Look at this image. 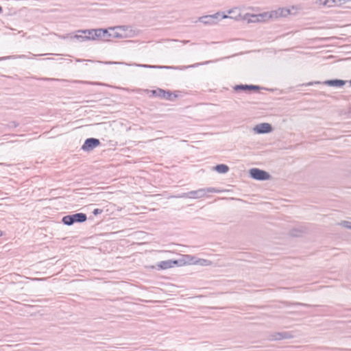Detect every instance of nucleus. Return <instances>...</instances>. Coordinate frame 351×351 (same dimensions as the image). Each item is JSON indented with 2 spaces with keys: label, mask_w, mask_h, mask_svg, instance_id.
Returning a JSON list of instances; mask_svg holds the SVG:
<instances>
[{
  "label": "nucleus",
  "mask_w": 351,
  "mask_h": 351,
  "mask_svg": "<svg viewBox=\"0 0 351 351\" xmlns=\"http://www.w3.org/2000/svg\"><path fill=\"white\" fill-rule=\"evenodd\" d=\"M77 32L85 34L84 38L87 40H95L100 38L108 40L110 36L108 30L104 29H80Z\"/></svg>",
  "instance_id": "f257e3e1"
},
{
  "label": "nucleus",
  "mask_w": 351,
  "mask_h": 351,
  "mask_svg": "<svg viewBox=\"0 0 351 351\" xmlns=\"http://www.w3.org/2000/svg\"><path fill=\"white\" fill-rule=\"evenodd\" d=\"M220 190L213 187L202 188L195 191H191L188 193H182L177 197L181 198H192V199H199L207 196V193H219Z\"/></svg>",
  "instance_id": "f03ea898"
},
{
  "label": "nucleus",
  "mask_w": 351,
  "mask_h": 351,
  "mask_svg": "<svg viewBox=\"0 0 351 351\" xmlns=\"http://www.w3.org/2000/svg\"><path fill=\"white\" fill-rule=\"evenodd\" d=\"M229 16L223 14L221 12H217L214 14L211 15H206L203 16L199 18V21L204 23V25H215L219 21L228 18Z\"/></svg>",
  "instance_id": "7ed1b4c3"
},
{
  "label": "nucleus",
  "mask_w": 351,
  "mask_h": 351,
  "mask_svg": "<svg viewBox=\"0 0 351 351\" xmlns=\"http://www.w3.org/2000/svg\"><path fill=\"white\" fill-rule=\"evenodd\" d=\"M152 94L155 97L169 101H173L177 97V95L173 94L172 92L169 90H165L161 88L152 90Z\"/></svg>",
  "instance_id": "20e7f679"
},
{
  "label": "nucleus",
  "mask_w": 351,
  "mask_h": 351,
  "mask_svg": "<svg viewBox=\"0 0 351 351\" xmlns=\"http://www.w3.org/2000/svg\"><path fill=\"white\" fill-rule=\"evenodd\" d=\"M250 176L257 180H267L269 178V174L263 170L253 168L250 170Z\"/></svg>",
  "instance_id": "39448f33"
},
{
  "label": "nucleus",
  "mask_w": 351,
  "mask_h": 351,
  "mask_svg": "<svg viewBox=\"0 0 351 351\" xmlns=\"http://www.w3.org/2000/svg\"><path fill=\"white\" fill-rule=\"evenodd\" d=\"M100 144L99 140L95 138H87L83 144L82 149L84 151L89 152L97 147Z\"/></svg>",
  "instance_id": "423d86ee"
},
{
  "label": "nucleus",
  "mask_w": 351,
  "mask_h": 351,
  "mask_svg": "<svg viewBox=\"0 0 351 351\" xmlns=\"http://www.w3.org/2000/svg\"><path fill=\"white\" fill-rule=\"evenodd\" d=\"M291 13L290 10L284 8H279L273 10L269 13V17L271 19H278L280 17H286Z\"/></svg>",
  "instance_id": "0eeeda50"
},
{
  "label": "nucleus",
  "mask_w": 351,
  "mask_h": 351,
  "mask_svg": "<svg viewBox=\"0 0 351 351\" xmlns=\"http://www.w3.org/2000/svg\"><path fill=\"white\" fill-rule=\"evenodd\" d=\"M254 130L258 134H266L271 132L272 127L268 123H263L255 125Z\"/></svg>",
  "instance_id": "6e6552de"
},
{
  "label": "nucleus",
  "mask_w": 351,
  "mask_h": 351,
  "mask_svg": "<svg viewBox=\"0 0 351 351\" xmlns=\"http://www.w3.org/2000/svg\"><path fill=\"white\" fill-rule=\"evenodd\" d=\"M235 90H258L261 89V87L256 85H237L234 87Z\"/></svg>",
  "instance_id": "1a4fd4ad"
},
{
  "label": "nucleus",
  "mask_w": 351,
  "mask_h": 351,
  "mask_svg": "<svg viewBox=\"0 0 351 351\" xmlns=\"http://www.w3.org/2000/svg\"><path fill=\"white\" fill-rule=\"evenodd\" d=\"M346 83V81L343 80H326L324 82V84H326L330 86H337V87H341L343 85H345Z\"/></svg>",
  "instance_id": "9d476101"
},
{
  "label": "nucleus",
  "mask_w": 351,
  "mask_h": 351,
  "mask_svg": "<svg viewBox=\"0 0 351 351\" xmlns=\"http://www.w3.org/2000/svg\"><path fill=\"white\" fill-rule=\"evenodd\" d=\"M62 219H87V216L85 213H79L73 215H69L64 216Z\"/></svg>",
  "instance_id": "9b49d317"
},
{
  "label": "nucleus",
  "mask_w": 351,
  "mask_h": 351,
  "mask_svg": "<svg viewBox=\"0 0 351 351\" xmlns=\"http://www.w3.org/2000/svg\"><path fill=\"white\" fill-rule=\"evenodd\" d=\"M177 263H178V262L176 261H173L171 260H168V261H161L159 263L158 266L162 269H166L171 268V267H173Z\"/></svg>",
  "instance_id": "f8f14e48"
},
{
  "label": "nucleus",
  "mask_w": 351,
  "mask_h": 351,
  "mask_svg": "<svg viewBox=\"0 0 351 351\" xmlns=\"http://www.w3.org/2000/svg\"><path fill=\"white\" fill-rule=\"evenodd\" d=\"M291 335L287 332H276L271 337L272 340H281L284 339H289Z\"/></svg>",
  "instance_id": "ddd939ff"
},
{
  "label": "nucleus",
  "mask_w": 351,
  "mask_h": 351,
  "mask_svg": "<svg viewBox=\"0 0 351 351\" xmlns=\"http://www.w3.org/2000/svg\"><path fill=\"white\" fill-rule=\"evenodd\" d=\"M267 15V13H264L262 14L254 15L252 14L250 16V18L248 19L249 23H256L264 21L265 17Z\"/></svg>",
  "instance_id": "4468645a"
},
{
  "label": "nucleus",
  "mask_w": 351,
  "mask_h": 351,
  "mask_svg": "<svg viewBox=\"0 0 351 351\" xmlns=\"http://www.w3.org/2000/svg\"><path fill=\"white\" fill-rule=\"evenodd\" d=\"M215 169L219 173H226L229 171V167L226 165L221 164L216 165Z\"/></svg>",
  "instance_id": "2eb2a0df"
},
{
  "label": "nucleus",
  "mask_w": 351,
  "mask_h": 351,
  "mask_svg": "<svg viewBox=\"0 0 351 351\" xmlns=\"http://www.w3.org/2000/svg\"><path fill=\"white\" fill-rule=\"evenodd\" d=\"M304 232V230L300 228V229H293L290 231L289 234L291 237H298L302 235V234Z\"/></svg>",
  "instance_id": "dca6fc26"
},
{
  "label": "nucleus",
  "mask_w": 351,
  "mask_h": 351,
  "mask_svg": "<svg viewBox=\"0 0 351 351\" xmlns=\"http://www.w3.org/2000/svg\"><path fill=\"white\" fill-rule=\"evenodd\" d=\"M195 263L201 266H210L212 265V262L204 258H199L196 261Z\"/></svg>",
  "instance_id": "f3484780"
},
{
  "label": "nucleus",
  "mask_w": 351,
  "mask_h": 351,
  "mask_svg": "<svg viewBox=\"0 0 351 351\" xmlns=\"http://www.w3.org/2000/svg\"><path fill=\"white\" fill-rule=\"evenodd\" d=\"M341 0H324V1L322 3V4L324 5H326L328 7H332L337 2L341 3Z\"/></svg>",
  "instance_id": "a211bd4d"
},
{
  "label": "nucleus",
  "mask_w": 351,
  "mask_h": 351,
  "mask_svg": "<svg viewBox=\"0 0 351 351\" xmlns=\"http://www.w3.org/2000/svg\"><path fill=\"white\" fill-rule=\"evenodd\" d=\"M75 83H80V84H93V85H100L101 83L99 82H87V81H82V80H75L73 81Z\"/></svg>",
  "instance_id": "6ab92c4d"
},
{
  "label": "nucleus",
  "mask_w": 351,
  "mask_h": 351,
  "mask_svg": "<svg viewBox=\"0 0 351 351\" xmlns=\"http://www.w3.org/2000/svg\"><path fill=\"white\" fill-rule=\"evenodd\" d=\"M341 225L343 226L344 228L351 229V221H342V223H341Z\"/></svg>",
  "instance_id": "aec40b11"
},
{
  "label": "nucleus",
  "mask_w": 351,
  "mask_h": 351,
  "mask_svg": "<svg viewBox=\"0 0 351 351\" xmlns=\"http://www.w3.org/2000/svg\"><path fill=\"white\" fill-rule=\"evenodd\" d=\"M64 224L65 225H67V226H71L73 225L75 222H83L84 221H62Z\"/></svg>",
  "instance_id": "412c9836"
},
{
  "label": "nucleus",
  "mask_w": 351,
  "mask_h": 351,
  "mask_svg": "<svg viewBox=\"0 0 351 351\" xmlns=\"http://www.w3.org/2000/svg\"><path fill=\"white\" fill-rule=\"evenodd\" d=\"M8 127L10 128H16L19 126V123L16 121H11L8 123Z\"/></svg>",
  "instance_id": "4be33fe9"
},
{
  "label": "nucleus",
  "mask_w": 351,
  "mask_h": 351,
  "mask_svg": "<svg viewBox=\"0 0 351 351\" xmlns=\"http://www.w3.org/2000/svg\"><path fill=\"white\" fill-rule=\"evenodd\" d=\"M74 38H75L76 39L80 40V41H85V40H87L86 39H85L84 38V36H81V35H75L74 36Z\"/></svg>",
  "instance_id": "5701e85b"
},
{
  "label": "nucleus",
  "mask_w": 351,
  "mask_h": 351,
  "mask_svg": "<svg viewBox=\"0 0 351 351\" xmlns=\"http://www.w3.org/2000/svg\"><path fill=\"white\" fill-rule=\"evenodd\" d=\"M141 66L147 67V68H167V66H151V65H147V64H143V65H141Z\"/></svg>",
  "instance_id": "b1692460"
},
{
  "label": "nucleus",
  "mask_w": 351,
  "mask_h": 351,
  "mask_svg": "<svg viewBox=\"0 0 351 351\" xmlns=\"http://www.w3.org/2000/svg\"><path fill=\"white\" fill-rule=\"evenodd\" d=\"M103 212V210L102 209H99V208H95L92 213L95 215H97L98 214H100Z\"/></svg>",
  "instance_id": "393cba45"
},
{
  "label": "nucleus",
  "mask_w": 351,
  "mask_h": 351,
  "mask_svg": "<svg viewBox=\"0 0 351 351\" xmlns=\"http://www.w3.org/2000/svg\"><path fill=\"white\" fill-rule=\"evenodd\" d=\"M45 80H47V81H65V80H60V79H55V78H45Z\"/></svg>",
  "instance_id": "a878e982"
},
{
  "label": "nucleus",
  "mask_w": 351,
  "mask_h": 351,
  "mask_svg": "<svg viewBox=\"0 0 351 351\" xmlns=\"http://www.w3.org/2000/svg\"><path fill=\"white\" fill-rule=\"evenodd\" d=\"M66 37H67V36H60V38H63V39L66 38Z\"/></svg>",
  "instance_id": "bb28decb"
},
{
  "label": "nucleus",
  "mask_w": 351,
  "mask_h": 351,
  "mask_svg": "<svg viewBox=\"0 0 351 351\" xmlns=\"http://www.w3.org/2000/svg\"><path fill=\"white\" fill-rule=\"evenodd\" d=\"M2 12V8L0 6V13Z\"/></svg>",
  "instance_id": "cd10ccee"
},
{
  "label": "nucleus",
  "mask_w": 351,
  "mask_h": 351,
  "mask_svg": "<svg viewBox=\"0 0 351 351\" xmlns=\"http://www.w3.org/2000/svg\"><path fill=\"white\" fill-rule=\"evenodd\" d=\"M2 235V232L0 230V237Z\"/></svg>",
  "instance_id": "c85d7f7f"
},
{
  "label": "nucleus",
  "mask_w": 351,
  "mask_h": 351,
  "mask_svg": "<svg viewBox=\"0 0 351 351\" xmlns=\"http://www.w3.org/2000/svg\"><path fill=\"white\" fill-rule=\"evenodd\" d=\"M350 85H351V80L350 81Z\"/></svg>",
  "instance_id": "c756f323"
},
{
  "label": "nucleus",
  "mask_w": 351,
  "mask_h": 351,
  "mask_svg": "<svg viewBox=\"0 0 351 351\" xmlns=\"http://www.w3.org/2000/svg\"><path fill=\"white\" fill-rule=\"evenodd\" d=\"M350 112L351 113V110H350Z\"/></svg>",
  "instance_id": "7c9ffc66"
}]
</instances>
